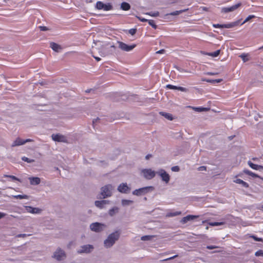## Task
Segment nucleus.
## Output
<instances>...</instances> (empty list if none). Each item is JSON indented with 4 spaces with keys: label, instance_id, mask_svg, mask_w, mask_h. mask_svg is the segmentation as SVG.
I'll return each mask as SVG.
<instances>
[{
    "label": "nucleus",
    "instance_id": "1",
    "mask_svg": "<svg viewBox=\"0 0 263 263\" xmlns=\"http://www.w3.org/2000/svg\"><path fill=\"white\" fill-rule=\"evenodd\" d=\"M120 234L118 231H116L110 234L107 238L104 241V245L108 248L112 246L115 241L119 238Z\"/></svg>",
    "mask_w": 263,
    "mask_h": 263
},
{
    "label": "nucleus",
    "instance_id": "2",
    "mask_svg": "<svg viewBox=\"0 0 263 263\" xmlns=\"http://www.w3.org/2000/svg\"><path fill=\"white\" fill-rule=\"evenodd\" d=\"M112 186L110 184L106 185L101 188V195L104 198L111 195Z\"/></svg>",
    "mask_w": 263,
    "mask_h": 263
},
{
    "label": "nucleus",
    "instance_id": "3",
    "mask_svg": "<svg viewBox=\"0 0 263 263\" xmlns=\"http://www.w3.org/2000/svg\"><path fill=\"white\" fill-rule=\"evenodd\" d=\"M96 7L99 10L103 9L105 11H109L112 9V6L109 4H104L102 2L98 1L96 3Z\"/></svg>",
    "mask_w": 263,
    "mask_h": 263
},
{
    "label": "nucleus",
    "instance_id": "4",
    "mask_svg": "<svg viewBox=\"0 0 263 263\" xmlns=\"http://www.w3.org/2000/svg\"><path fill=\"white\" fill-rule=\"evenodd\" d=\"M136 46V44L128 45L122 42H119V47L122 50L125 51H130L132 50Z\"/></svg>",
    "mask_w": 263,
    "mask_h": 263
},
{
    "label": "nucleus",
    "instance_id": "5",
    "mask_svg": "<svg viewBox=\"0 0 263 263\" xmlns=\"http://www.w3.org/2000/svg\"><path fill=\"white\" fill-rule=\"evenodd\" d=\"M105 227V226L103 224L99 222H95L90 224V228L92 231L99 232L102 231L103 228Z\"/></svg>",
    "mask_w": 263,
    "mask_h": 263
},
{
    "label": "nucleus",
    "instance_id": "6",
    "mask_svg": "<svg viewBox=\"0 0 263 263\" xmlns=\"http://www.w3.org/2000/svg\"><path fill=\"white\" fill-rule=\"evenodd\" d=\"M151 188H152V186H147V187H144L140 188L139 189H136L133 191V195H135L136 196H141L142 195H144L148 192L149 190Z\"/></svg>",
    "mask_w": 263,
    "mask_h": 263
},
{
    "label": "nucleus",
    "instance_id": "7",
    "mask_svg": "<svg viewBox=\"0 0 263 263\" xmlns=\"http://www.w3.org/2000/svg\"><path fill=\"white\" fill-rule=\"evenodd\" d=\"M144 177L147 179H151L155 176V172L151 169H144L142 171Z\"/></svg>",
    "mask_w": 263,
    "mask_h": 263
},
{
    "label": "nucleus",
    "instance_id": "8",
    "mask_svg": "<svg viewBox=\"0 0 263 263\" xmlns=\"http://www.w3.org/2000/svg\"><path fill=\"white\" fill-rule=\"evenodd\" d=\"M157 174L160 175L162 178V180L164 181L166 183H167L170 179V176L164 170H160Z\"/></svg>",
    "mask_w": 263,
    "mask_h": 263
},
{
    "label": "nucleus",
    "instance_id": "9",
    "mask_svg": "<svg viewBox=\"0 0 263 263\" xmlns=\"http://www.w3.org/2000/svg\"><path fill=\"white\" fill-rule=\"evenodd\" d=\"M236 25V23L232 22L226 24H213V26L216 28H231Z\"/></svg>",
    "mask_w": 263,
    "mask_h": 263
},
{
    "label": "nucleus",
    "instance_id": "10",
    "mask_svg": "<svg viewBox=\"0 0 263 263\" xmlns=\"http://www.w3.org/2000/svg\"><path fill=\"white\" fill-rule=\"evenodd\" d=\"M66 256L64 251L61 250V249H58L54 253L53 257L58 260H61Z\"/></svg>",
    "mask_w": 263,
    "mask_h": 263
},
{
    "label": "nucleus",
    "instance_id": "11",
    "mask_svg": "<svg viewBox=\"0 0 263 263\" xmlns=\"http://www.w3.org/2000/svg\"><path fill=\"white\" fill-rule=\"evenodd\" d=\"M241 6V3H238L237 4L234 5L231 7H223L221 9V12L223 13H228L229 12H232L236 9H237L238 7Z\"/></svg>",
    "mask_w": 263,
    "mask_h": 263
},
{
    "label": "nucleus",
    "instance_id": "12",
    "mask_svg": "<svg viewBox=\"0 0 263 263\" xmlns=\"http://www.w3.org/2000/svg\"><path fill=\"white\" fill-rule=\"evenodd\" d=\"M32 140L30 139H27L26 140L21 139L20 138H17L12 143V146L14 147L16 146H19L25 144L26 142L32 141Z\"/></svg>",
    "mask_w": 263,
    "mask_h": 263
},
{
    "label": "nucleus",
    "instance_id": "13",
    "mask_svg": "<svg viewBox=\"0 0 263 263\" xmlns=\"http://www.w3.org/2000/svg\"><path fill=\"white\" fill-rule=\"evenodd\" d=\"M93 249V247L90 245H84L82 247L81 249L78 251V253H89Z\"/></svg>",
    "mask_w": 263,
    "mask_h": 263
},
{
    "label": "nucleus",
    "instance_id": "14",
    "mask_svg": "<svg viewBox=\"0 0 263 263\" xmlns=\"http://www.w3.org/2000/svg\"><path fill=\"white\" fill-rule=\"evenodd\" d=\"M118 190L122 193H127L129 191L130 188L126 183H123L119 185L118 187Z\"/></svg>",
    "mask_w": 263,
    "mask_h": 263
},
{
    "label": "nucleus",
    "instance_id": "15",
    "mask_svg": "<svg viewBox=\"0 0 263 263\" xmlns=\"http://www.w3.org/2000/svg\"><path fill=\"white\" fill-rule=\"evenodd\" d=\"M166 88L170 89H176L183 92H187L188 91V89L185 87L181 86H176L171 84H167L166 86Z\"/></svg>",
    "mask_w": 263,
    "mask_h": 263
},
{
    "label": "nucleus",
    "instance_id": "16",
    "mask_svg": "<svg viewBox=\"0 0 263 263\" xmlns=\"http://www.w3.org/2000/svg\"><path fill=\"white\" fill-rule=\"evenodd\" d=\"M199 216L189 215L185 217H183L181 220V222L183 224L187 223L188 221L193 220L197 218H198Z\"/></svg>",
    "mask_w": 263,
    "mask_h": 263
},
{
    "label": "nucleus",
    "instance_id": "17",
    "mask_svg": "<svg viewBox=\"0 0 263 263\" xmlns=\"http://www.w3.org/2000/svg\"><path fill=\"white\" fill-rule=\"evenodd\" d=\"M52 139L55 141L58 142H65L66 137L60 134H53L52 135Z\"/></svg>",
    "mask_w": 263,
    "mask_h": 263
},
{
    "label": "nucleus",
    "instance_id": "18",
    "mask_svg": "<svg viewBox=\"0 0 263 263\" xmlns=\"http://www.w3.org/2000/svg\"><path fill=\"white\" fill-rule=\"evenodd\" d=\"M29 180L32 185H37L40 183L41 180L39 177H29Z\"/></svg>",
    "mask_w": 263,
    "mask_h": 263
},
{
    "label": "nucleus",
    "instance_id": "19",
    "mask_svg": "<svg viewBox=\"0 0 263 263\" xmlns=\"http://www.w3.org/2000/svg\"><path fill=\"white\" fill-rule=\"evenodd\" d=\"M248 164L252 169H254V170H258L259 169H262L263 170V166L254 164L251 161H249L248 162Z\"/></svg>",
    "mask_w": 263,
    "mask_h": 263
},
{
    "label": "nucleus",
    "instance_id": "20",
    "mask_svg": "<svg viewBox=\"0 0 263 263\" xmlns=\"http://www.w3.org/2000/svg\"><path fill=\"white\" fill-rule=\"evenodd\" d=\"M26 209L28 212L31 213H33V214L39 213L41 211V210L39 208H32V207L29 206H27Z\"/></svg>",
    "mask_w": 263,
    "mask_h": 263
},
{
    "label": "nucleus",
    "instance_id": "21",
    "mask_svg": "<svg viewBox=\"0 0 263 263\" xmlns=\"http://www.w3.org/2000/svg\"><path fill=\"white\" fill-rule=\"evenodd\" d=\"M243 173H245V174H247L248 175L251 176L253 178H260L259 175L251 172V171H250L248 169H244L243 170Z\"/></svg>",
    "mask_w": 263,
    "mask_h": 263
},
{
    "label": "nucleus",
    "instance_id": "22",
    "mask_svg": "<svg viewBox=\"0 0 263 263\" xmlns=\"http://www.w3.org/2000/svg\"><path fill=\"white\" fill-rule=\"evenodd\" d=\"M234 182L236 183L241 184L243 187L246 188H248L249 186V184L248 183L240 179H236V180H234Z\"/></svg>",
    "mask_w": 263,
    "mask_h": 263
},
{
    "label": "nucleus",
    "instance_id": "23",
    "mask_svg": "<svg viewBox=\"0 0 263 263\" xmlns=\"http://www.w3.org/2000/svg\"><path fill=\"white\" fill-rule=\"evenodd\" d=\"M50 47L52 49L56 52H58L61 49V46L57 43L52 42L50 43Z\"/></svg>",
    "mask_w": 263,
    "mask_h": 263
},
{
    "label": "nucleus",
    "instance_id": "24",
    "mask_svg": "<svg viewBox=\"0 0 263 263\" xmlns=\"http://www.w3.org/2000/svg\"><path fill=\"white\" fill-rule=\"evenodd\" d=\"M121 9L124 11H127L130 9V5L126 2H123L121 4Z\"/></svg>",
    "mask_w": 263,
    "mask_h": 263
},
{
    "label": "nucleus",
    "instance_id": "25",
    "mask_svg": "<svg viewBox=\"0 0 263 263\" xmlns=\"http://www.w3.org/2000/svg\"><path fill=\"white\" fill-rule=\"evenodd\" d=\"M107 203V201L106 200H101V201H95V205L96 206L102 208H103L104 205Z\"/></svg>",
    "mask_w": 263,
    "mask_h": 263
},
{
    "label": "nucleus",
    "instance_id": "26",
    "mask_svg": "<svg viewBox=\"0 0 263 263\" xmlns=\"http://www.w3.org/2000/svg\"><path fill=\"white\" fill-rule=\"evenodd\" d=\"M159 114L169 120L171 121L173 119V118L172 117V115L171 114L164 112L163 111L160 112Z\"/></svg>",
    "mask_w": 263,
    "mask_h": 263
},
{
    "label": "nucleus",
    "instance_id": "27",
    "mask_svg": "<svg viewBox=\"0 0 263 263\" xmlns=\"http://www.w3.org/2000/svg\"><path fill=\"white\" fill-rule=\"evenodd\" d=\"M202 81H205L206 82L211 83H220L222 81V80L221 79H215V80L204 79H202Z\"/></svg>",
    "mask_w": 263,
    "mask_h": 263
},
{
    "label": "nucleus",
    "instance_id": "28",
    "mask_svg": "<svg viewBox=\"0 0 263 263\" xmlns=\"http://www.w3.org/2000/svg\"><path fill=\"white\" fill-rule=\"evenodd\" d=\"M181 214V212L180 211H176L175 212H170L167 214V216L168 217H174L178 215H180Z\"/></svg>",
    "mask_w": 263,
    "mask_h": 263
},
{
    "label": "nucleus",
    "instance_id": "29",
    "mask_svg": "<svg viewBox=\"0 0 263 263\" xmlns=\"http://www.w3.org/2000/svg\"><path fill=\"white\" fill-rule=\"evenodd\" d=\"M248 55L249 54L248 53H244L240 55L239 57L242 59L243 62H246L249 60V59L248 58Z\"/></svg>",
    "mask_w": 263,
    "mask_h": 263
},
{
    "label": "nucleus",
    "instance_id": "30",
    "mask_svg": "<svg viewBox=\"0 0 263 263\" xmlns=\"http://www.w3.org/2000/svg\"><path fill=\"white\" fill-rule=\"evenodd\" d=\"M219 54H220V50H217L214 52L208 53L207 54L210 56L213 57H217V56H218L219 55Z\"/></svg>",
    "mask_w": 263,
    "mask_h": 263
},
{
    "label": "nucleus",
    "instance_id": "31",
    "mask_svg": "<svg viewBox=\"0 0 263 263\" xmlns=\"http://www.w3.org/2000/svg\"><path fill=\"white\" fill-rule=\"evenodd\" d=\"M224 224V222H212L209 223V224L211 226H222Z\"/></svg>",
    "mask_w": 263,
    "mask_h": 263
},
{
    "label": "nucleus",
    "instance_id": "32",
    "mask_svg": "<svg viewBox=\"0 0 263 263\" xmlns=\"http://www.w3.org/2000/svg\"><path fill=\"white\" fill-rule=\"evenodd\" d=\"M154 236L152 235H145L141 237V239L143 241L149 240H151Z\"/></svg>",
    "mask_w": 263,
    "mask_h": 263
},
{
    "label": "nucleus",
    "instance_id": "33",
    "mask_svg": "<svg viewBox=\"0 0 263 263\" xmlns=\"http://www.w3.org/2000/svg\"><path fill=\"white\" fill-rule=\"evenodd\" d=\"M188 10V9H184V10H179V11H174V12H173L172 13H170L171 15H178L182 12H185L186 11H187Z\"/></svg>",
    "mask_w": 263,
    "mask_h": 263
},
{
    "label": "nucleus",
    "instance_id": "34",
    "mask_svg": "<svg viewBox=\"0 0 263 263\" xmlns=\"http://www.w3.org/2000/svg\"><path fill=\"white\" fill-rule=\"evenodd\" d=\"M133 201L130 200L123 199L122 200V204L123 205H129L130 203H132Z\"/></svg>",
    "mask_w": 263,
    "mask_h": 263
},
{
    "label": "nucleus",
    "instance_id": "35",
    "mask_svg": "<svg viewBox=\"0 0 263 263\" xmlns=\"http://www.w3.org/2000/svg\"><path fill=\"white\" fill-rule=\"evenodd\" d=\"M22 160L25 162H27L28 163H32V162H34V160L33 159H30L26 157H23L22 158Z\"/></svg>",
    "mask_w": 263,
    "mask_h": 263
},
{
    "label": "nucleus",
    "instance_id": "36",
    "mask_svg": "<svg viewBox=\"0 0 263 263\" xmlns=\"http://www.w3.org/2000/svg\"><path fill=\"white\" fill-rule=\"evenodd\" d=\"M148 23L149 25H151L153 28L156 29L157 28V25L155 24V22L154 20H148Z\"/></svg>",
    "mask_w": 263,
    "mask_h": 263
},
{
    "label": "nucleus",
    "instance_id": "37",
    "mask_svg": "<svg viewBox=\"0 0 263 263\" xmlns=\"http://www.w3.org/2000/svg\"><path fill=\"white\" fill-rule=\"evenodd\" d=\"M4 176L5 177L10 178L12 180H17V181H20V180L18 178H17V177H16L15 176H13V175H5Z\"/></svg>",
    "mask_w": 263,
    "mask_h": 263
},
{
    "label": "nucleus",
    "instance_id": "38",
    "mask_svg": "<svg viewBox=\"0 0 263 263\" xmlns=\"http://www.w3.org/2000/svg\"><path fill=\"white\" fill-rule=\"evenodd\" d=\"M255 17V16L254 15H249L246 19L245 20L243 21V22L242 23V24L246 23V22H248L250 20H251V18H254Z\"/></svg>",
    "mask_w": 263,
    "mask_h": 263
},
{
    "label": "nucleus",
    "instance_id": "39",
    "mask_svg": "<svg viewBox=\"0 0 263 263\" xmlns=\"http://www.w3.org/2000/svg\"><path fill=\"white\" fill-rule=\"evenodd\" d=\"M256 256H263V250H259L256 251L255 253Z\"/></svg>",
    "mask_w": 263,
    "mask_h": 263
},
{
    "label": "nucleus",
    "instance_id": "40",
    "mask_svg": "<svg viewBox=\"0 0 263 263\" xmlns=\"http://www.w3.org/2000/svg\"><path fill=\"white\" fill-rule=\"evenodd\" d=\"M250 237L252 238L254 240L257 241H262V239L261 238H258L255 235H251Z\"/></svg>",
    "mask_w": 263,
    "mask_h": 263
},
{
    "label": "nucleus",
    "instance_id": "41",
    "mask_svg": "<svg viewBox=\"0 0 263 263\" xmlns=\"http://www.w3.org/2000/svg\"><path fill=\"white\" fill-rule=\"evenodd\" d=\"M15 197L16 198H19V199H27V196L26 195H18L17 196H15Z\"/></svg>",
    "mask_w": 263,
    "mask_h": 263
},
{
    "label": "nucleus",
    "instance_id": "42",
    "mask_svg": "<svg viewBox=\"0 0 263 263\" xmlns=\"http://www.w3.org/2000/svg\"><path fill=\"white\" fill-rule=\"evenodd\" d=\"M136 31H137V30L136 29H130V30H129V33L132 35H134V34H135V33H136Z\"/></svg>",
    "mask_w": 263,
    "mask_h": 263
},
{
    "label": "nucleus",
    "instance_id": "43",
    "mask_svg": "<svg viewBox=\"0 0 263 263\" xmlns=\"http://www.w3.org/2000/svg\"><path fill=\"white\" fill-rule=\"evenodd\" d=\"M115 211H117L118 209L117 208H116V209H112L110 210L109 211V215L111 216H112L114 214Z\"/></svg>",
    "mask_w": 263,
    "mask_h": 263
},
{
    "label": "nucleus",
    "instance_id": "44",
    "mask_svg": "<svg viewBox=\"0 0 263 263\" xmlns=\"http://www.w3.org/2000/svg\"><path fill=\"white\" fill-rule=\"evenodd\" d=\"M206 167L205 166H201L198 168L199 171H206Z\"/></svg>",
    "mask_w": 263,
    "mask_h": 263
},
{
    "label": "nucleus",
    "instance_id": "45",
    "mask_svg": "<svg viewBox=\"0 0 263 263\" xmlns=\"http://www.w3.org/2000/svg\"><path fill=\"white\" fill-rule=\"evenodd\" d=\"M177 256H178V255H174V256H173L172 257H171L170 258L163 259L162 261H167V260H171V259H174L175 258L177 257Z\"/></svg>",
    "mask_w": 263,
    "mask_h": 263
},
{
    "label": "nucleus",
    "instance_id": "46",
    "mask_svg": "<svg viewBox=\"0 0 263 263\" xmlns=\"http://www.w3.org/2000/svg\"><path fill=\"white\" fill-rule=\"evenodd\" d=\"M195 109L198 111H201L206 110V108L203 107H196Z\"/></svg>",
    "mask_w": 263,
    "mask_h": 263
},
{
    "label": "nucleus",
    "instance_id": "47",
    "mask_svg": "<svg viewBox=\"0 0 263 263\" xmlns=\"http://www.w3.org/2000/svg\"><path fill=\"white\" fill-rule=\"evenodd\" d=\"M172 170L175 172H178L179 170V167L178 166H173L172 168Z\"/></svg>",
    "mask_w": 263,
    "mask_h": 263
},
{
    "label": "nucleus",
    "instance_id": "48",
    "mask_svg": "<svg viewBox=\"0 0 263 263\" xmlns=\"http://www.w3.org/2000/svg\"><path fill=\"white\" fill-rule=\"evenodd\" d=\"M31 235L30 234H18L17 235V237H25L26 236H30Z\"/></svg>",
    "mask_w": 263,
    "mask_h": 263
},
{
    "label": "nucleus",
    "instance_id": "49",
    "mask_svg": "<svg viewBox=\"0 0 263 263\" xmlns=\"http://www.w3.org/2000/svg\"><path fill=\"white\" fill-rule=\"evenodd\" d=\"M40 30L42 31H46L48 30V28L46 26H40Z\"/></svg>",
    "mask_w": 263,
    "mask_h": 263
},
{
    "label": "nucleus",
    "instance_id": "50",
    "mask_svg": "<svg viewBox=\"0 0 263 263\" xmlns=\"http://www.w3.org/2000/svg\"><path fill=\"white\" fill-rule=\"evenodd\" d=\"M216 248V247L213 246H208L206 247V248L209 249V250H212V249H215Z\"/></svg>",
    "mask_w": 263,
    "mask_h": 263
},
{
    "label": "nucleus",
    "instance_id": "51",
    "mask_svg": "<svg viewBox=\"0 0 263 263\" xmlns=\"http://www.w3.org/2000/svg\"><path fill=\"white\" fill-rule=\"evenodd\" d=\"M6 215V214L4 213H2V212H0V219L3 217H4Z\"/></svg>",
    "mask_w": 263,
    "mask_h": 263
},
{
    "label": "nucleus",
    "instance_id": "52",
    "mask_svg": "<svg viewBox=\"0 0 263 263\" xmlns=\"http://www.w3.org/2000/svg\"><path fill=\"white\" fill-rule=\"evenodd\" d=\"M164 52V49H161V50H160L157 51L156 53L160 54V53H163Z\"/></svg>",
    "mask_w": 263,
    "mask_h": 263
},
{
    "label": "nucleus",
    "instance_id": "53",
    "mask_svg": "<svg viewBox=\"0 0 263 263\" xmlns=\"http://www.w3.org/2000/svg\"><path fill=\"white\" fill-rule=\"evenodd\" d=\"M94 57V58L97 61H99L101 60V59L99 57H95V56H93Z\"/></svg>",
    "mask_w": 263,
    "mask_h": 263
},
{
    "label": "nucleus",
    "instance_id": "54",
    "mask_svg": "<svg viewBox=\"0 0 263 263\" xmlns=\"http://www.w3.org/2000/svg\"><path fill=\"white\" fill-rule=\"evenodd\" d=\"M207 74H208V75H210V76H213V75H214V74H215V73H213V72H208V73H207Z\"/></svg>",
    "mask_w": 263,
    "mask_h": 263
},
{
    "label": "nucleus",
    "instance_id": "55",
    "mask_svg": "<svg viewBox=\"0 0 263 263\" xmlns=\"http://www.w3.org/2000/svg\"><path fill=\"white\" fill-rule=\"evenodd\" d=\"M141 21L143 22H147L148 21V20H147L146 19H145V18H142V19H141Z\"/></svg>",
    "mask_w": 263,
    "mask_h": 263
},
{
    "label": "nucleus",
    "instance_id": "56",
    "mask_svg": "<svg viewBox=\"0 0 263 263\" xmlns=\"http://www.w3.org/2000/svg\"><path fill=\"white\" fill-rule=\"evenodd\" d=\"M151 157V155H147L145 158L146 159H148L150 157Z\"/></svg>",
    "mask_w": 263,
    "mask_h": 263
},
{
    "label": "nucleus",
    "instance_id": "57",
    "mask_svg": "<svg viewBox=\"0 0 263 263\" xmlns=\"http://www.w3.org/2000/svg\"><path fill=\"white\" fill-rule=\"evenodd\" d=\"M234 136H230V137H229V139L231 140L232 139H233V138H234Z\"/></svg>",
    "mask_w": 263,
    "mask_h": 263
},
{
    "label": "nucleus",
    "instance_id": "58",
    "mask_svg": "<svg viewBox=\"0 0 263 263\" xmlns=\"http://www.w3.org/2000/svg\"><path fill=\"white\" fill-rule=\"evenodd\" d=\"M252 160H254V161H255V160H258V158H253Z\"/></svg>",
    "mask_w": 263,
    "mask_h": 263
},
{
    "label": "nucleus",
    "instance_id": "59",
    "mask_svg": "<svg viewBox=\"0 0 263 263\" xmlns=\"http://www.w3.org/2000/svg\"><path fill=\"white\" fill-rule=\"evenodd\" d=\"M260 49H263V46H261V47H259V48H258V50H260Z\"/></svg>",
    "mask_w": 263,
    "mask_h": 263
}]
</instances>
